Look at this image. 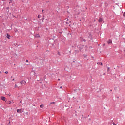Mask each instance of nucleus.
<instances>
[{"mask_svg": "<svg viewBox=\"0 0 125 125\" xmlns=\"http://www.w3.org/2000/svg\"><path fill=\"white\" fill-rule=\"evenodd\" d=\"M17 113H19L20 114H22V112H23V109H19L17 110Z\"/></svg>", "mask_w": 125, "mask_h": 125, "instance_id": "1", "label": "nucleus"}, {"mask_svg": "<svg viewBox=\"0 0 125 125\" xmlns=\"http://www.w3.org/2000/svg\"><path fill=\"white\" fill-rule=\"evenodd\" d=\"M20 83H21V84H24V85L26 84V81L22 80L21 81Z\"/></svg>", "mask_w": 125, "mask_h": 125, "instance_id": "2", "label": "nucleus"}, {"mask_svg": "<svg viewBox=\"0 0 125 125\" xmlns=\"http://www.w3.org/2000/svg\"><path fill=\"white\" fill-rule=\"evenodd\" d=\"M1 99L3 100V101H5L6 98H5V97H1Z\"/></svg>", "mask_w": 125, "mask_h": 125, "instance_id": "3", "label": "nucleus"}, {"mask_svg": "<svg viewBox=\"0 0 125 125\" xmlns=\"http://www.w3.org/2000/svg\"><path fill=\"white\" fill-rule=\"evenodd\" d=\"M108 44L112 43L113 42L112 41V40H109L107 42Z\"/></svg>", "mask_w": 125, "mask_h": 125, "instance_id": "4", "label": "nucleus"}, {"mask_svg": "<svg viewBox=\"0 0 125 125\" xmlns=\"http://www.w3.org/2000/svg\"><path fill=\"white\" fill-rule=\"evenodd\" d=\"M99 23H101V22H102L103 21V20H102V18H100L98 20Z\"/></svg>", "mask_w": 125, "mask_h": 125, "instance_id": "5", "label": "nucleus"}, {"mask_svg": "<svg viewBox=\"0 0 125 125\" xmlns=\"http://www.w3.org/2000/svg\"><path fill=\"white\" fill-rule=\"evenodd\" d=\"M10 37H11L10 35H9L8 33H7V39H10Z\"/></svg>", "mask_w": 125, "mask_h": 125, "instance_id": "6", "label": "nucleus"}, {"mask_svg": "<svg viewBox=\"0 0 125 125\" xmlns=\"http://www.w3.org/2000/svg\"><path fill=\"white\" fill-rule=\"evenodd\" d=\"M40 108H42V109L44 107V105L42 104L40 106Z\"/></svg>", "mask_w": 125, "mask_h": 125, "instance_id": "7", "label": "nucleus"}, {"mask_svg": "<svg viewBox=\"0 0 125 125\" xmlns=\"http://www.w3.org/2000/svg\"><path fill=\"white\" fill-rule=\"evenodd\" d=\"M35 37H36V38H39V37H40V35H39V34H36L35 35Z\"/></svg>", "mask_w": 125, "mask_h": 125, "instance_id": "8", "label": "nucleus"}, {"mask_svg": "<svg viewBox=\"0 0 125 125\" xmlns=\"http://www.w3.org/2000/svg\"><path fill=\"white\" fill-rule=\"evenodd\" d=\"M12 103V101H8L7 102V104H11Z\"/></svg>", "mask_w": 125, "mask_h": 125, "instance_id": "9", "label": "nucleus"}, {"mask_svg": "<svg viewBox=\"0 0 125 125\" xmlns=\"http://www.w3.org/2000/svg\"><path fill=\"white\" fill-rule=\"evenodd\" d=\"M50 104H51V105H54V104H55V102H51Z\"/></svg>", "mask_w": 125, "mask_h": 125, "instance_id": "10", "label": "nucleus"}, {"mask_svg": "<svg viewBox=\"0 0 125 125\" xmlns=\"http://www.w3.org/2000/svg\"><path fill=\"white\" fill-rule=\"evenodd\" d=\"M97 64H98V65H101V66H102V63H101V62H98L97 63Z\"/></svg>", "mask_w": 125, "mask_h": 125, "instance_id": "11", "label": "nucleus"}, {"mask_svg": "<svg viewBox=\"0 0 125 125\" xmlns=\"http://www.w3.org/2000/svg\"><path fill=\"white\" fill-rule=\"evenodd\" d=\"M17 87H18V86L17 85V84H15V88H16Z\"/></svg>", "mask_w": 125, "mask_h": 125, "instance_id": "12", "label": "nucleus"}, {"mask_svg": "<svg viewBox=\"0 0 125 125\" xmlns=\"http://www.w3.org/2000/svg\"><path fill=\"white\" fill-rule=\"evenodd\" d=\"M107 72H110V67H108Z\"/></svg>", "mask_w": 125, "mask_h": 125, "instance_id": "13", "label": "nucleus"}, {"mask_svg": "<svg viewBox=\"0 0 125 125\" xmlns=\"http://www.w3.org/2000/svg\"><path fill=\"white\" fill-rule=\"evenodd\" d=\"M38 18H41V15H38Z\"/></svg>", "mask_w": 125, "mask_h": 125, "instance_id": "14", "label": "nucleus"}, {"mask_svg": "<svg viewBox=\"0 0 125 125\" xmlns=\"http://www.w3.org/2000/svg\"><path fill=\"white\" fill-rule=\"evenodd\" d=\"M41 20H42V21H43V20H44V18L41 19Z\"/></svg>", "mask_w": 125, "mask_h": 125, "instance_id": "15", "label": "nucleus"}, {"mask_svg": "<svg viewBox=\"0 0 125 125\" xmlns=\"http://www.w3.org/2000/svg\"><path fill=\"white\" fill-rule=\"evenodd\" d=\"M123 16H125V12L123 13Z\"/></svg>", "mask_w": 125, "mask_h": 125, "instance_id": "16", "label": "nucleus"}, {"mask_svg": "<svg viewBox=\"0 0 125 125\" xmlns=\"http://www.w3.org/2000/svg\"><path fill=\"white\" fill-rule=\"evenodd\" d=\"M5 74H8V71H6Z\"/></svg>", "mask_w": 125, "mask_h": 125, "instance_id": "17", "label": "nucleus"}, {"mask_svg": "<svg viewBox=\"0 0 125 125\" xmlns=\"http://www.w3.org/2000/svg\"><path fill=\"white\" fill-rule=\"evenodd\" d=\"M114 125H117V124H115V123H113Z\"/></svg>", "mask_w": 125, "mask_h": 125, "instance_id": "18", "label": "nucleus"}, {"mask_svg": "<svg viewBox=\"0 0 125 125\" xmlns=\"http://www.w3.org/2000/svg\"><path fill=\"white\" fill-rule=\"evenodd\" d=\"M79 49L81 50L82 48H81V47H79Z\"/></svg>", "mask_w": 125, "mask_h": 125, "instance_id": "19", "label": "nucleus"}, {"mask_svg": "<svg viewBox=\"0 0 125 125\" xmlns=\"http://www.w3.org/2000/svg\"><path fill=\"white\" fill-rule=\"evenodd\" d=\"M26 62H29V61L28 60H26Z\"/></svg>", "mask_w": 125, "mask_h": 125, "instance_id": "20", "label": "nucleus"}, {"mask_svg": "<svg viewBox=\"0 0 125 125\" xmlns=\"http://www.w3.org/2000/svg\"><path fill=\"white\" fill-rule=\"evenodd\" d=\"M9 125H10V121L9 122Z\"/></svg>", "mask_w": 125, "mask_h": 125, "instance_id": "21", "label": "nucleus"}, {"mask_svg": "<svg viewBox=\"0 0 125 125\" xmlns=\"http://www.w3.org/2000/svg\"><path fill=\"white\" fill-rule=\"evenodd\" d=\"M42 12H43L44 10H42Z\"/></svg>", "mask_w": 125, "mask_h": 125, "instance_id": "22", "label": "nucleus"}, {"mask_svg": "<svg viewBox=\"0 0 125 125\" xmlns=\"http://www.w3.org/2000/svg\"><path fill=\"white\" fill-rule=\"evenodd\" d=\"M40 83H42V82H40Z\"/></svg>", "mask_w": 125, "mask_h": 125, "instance_id": "23", "label": "nucleus"}, {"mask_svg": "<svg viewBox=\"0 0 125 125\" xmlns=\"http://www.w3.org/2000/svg\"><path fill=\"white\" fill-rule=\"evenodd\" d=\"M60 88H62V86H61V87H60Z\"/></svg>", "mask_w": 125, "mask_h": 125, "instance_id": "24", "label": "nucleus"}, {"mask_svg": "<svg viewBox=\"0 0 125 125\" xmlns=\"http://www.w3.org/2000/svg\"><path fill=\"white\" fill-rule=\"evenodd\" d=\"M12 81H14V79H13Z\"/></svg>", "mask_w": 125, "mask_h": 125, "instance_id": "25", "label": "nucleus"}, {"mask_svg": "<svg viewBox=\"0 0 125 125\" xmlns=\"http://www.w3.org/2000/svg\"><path fill=\"white\" fill-rule=\"evenodd\" d=\"M0 74H1V71H0Z\"/></svg>", "mask_w": 125, "mask_h": 125, "instance_id": "26", "label": "nucleus"}, {"mask_svg": "<svg viewBox=\"0 0 125 125\" xmlns=\"http://www.w3.org/2000/svg\"><path fill=\"white\" fill-rule=\"evenodd\" d=\"M10 1H12L11 0H10Z\"/></svg>", "mask_w": 125, "mask_h": 125, "instance_id": "27", "label": "nucleus"}, {"mask_svg": "<svg viewBox=\"0 0 125 125\" xmlns=\"http://www.w3.org/2000/svg\"><path fill=\"white\" fill-rule=\"evenodd\" d=\"M20 103H21V101H20Z\"/></svg>", "mask_w": 125, "mask_h": 125, "instance_id": "28", "label": "nucleus"}, {"mask_svg": "<svg viewBox=\"0 0 125 125\" xmlns=\"http://www.w3.org/2000/svg\"><path fill=\"white\" fill-rule=\"evenodd\" d=\"M9 96H10V95H9Z\"/></svg>", "mask_w": 125, "mask_h": 125, "instance_id": "29", "label": "nucleus"}, {"mask_svg": "<svg viewBox=\"0 0 125 125\" xmlns=\"http://www.w3.org/2000/svg\"><path fill=\"white\" fill-rule=\"evenodd\" d=\"M59 80H60V79H58Z\"/></svg>", "mask_w": 125, "mask_h": 125, "instance_id": "30", "label": "nucleus"}, {"mask_svg": "<svg viewBox=\"0 0 125 125\" xmlns=\"http://www.w3.org/2000/svg\"><path fill=\"white\" fill-rule=\"evenodd\" d=\"M67 21H68V19L67 20Z\"/></svg>", "mask_w": 125, "mask_h": 125, "instance_id": "31", "label": "nucleus"}]
</instances>
